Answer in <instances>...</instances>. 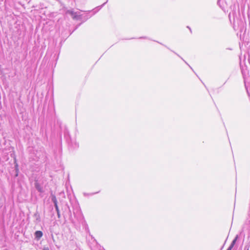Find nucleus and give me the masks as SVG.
Wrapping results in <instances>:
<instances>
[{"label": "nucleus", "mask_w": 250, "mask_h": 250, "mask_svg": "<svg viewBox=\"0 0 250 250\" xmlns=\"http://www.w3.org/2000/svg\"><path fill=\"white\" fill-rule=\"evenodd\" d=\"M14 169L13 171V173L12 174L14 178H16L18 177L20 170H19V165L17 163V159L15 158L14 159Z\"/></svg>", "instance_id": "20e7f679"}, {"label": "nucleus", "mask_w": 250, "mask_h": 250, "mask_svg": "<svg viewBox=\"0 0 250 250\" xmlns=\"http://www.w3.org/2000/svg\"><path fill=\"white\" fill-rule=\"evenodd\" d=\"M34 216L36 217V221L38 222H40L41 221L40 215L38 211H36V212L35 213Z\"/></svg>", "instance_id": "ddd939ff"}, {"label": "nucleus", "mask_w": 250, "mask_h": 250, "mask_svg": "<svg viewBox=\"0 0 250 250\" xmlns=\"http://www.w3.org/2000/svg\"><path fill=\"white\" fill-rule=\"evenodd\" d=\"M1 250H8L7 249H2Z\"/></svg>", "instance_id": "a878e982"}, {"label": "nucleus", "mask_w": 250, "mask_h": 250, "mask_svg": "<svg viewBox=\"0 0 250 250\" xmlns=\"http://www.w3.org/2000/svg\"><path fill=\"white\" fill-rule=\"evenodd\" d=\"M86 17H71L72 20L73 22H74V24H76L77 22L78 23L76 25L73 31L69 33V35H70L74 31L76 30L78 27L82 24L83 22H85L88 20V18Z\"/></svg>", "instance_id": "f03ea898"}, {"label": "nucleus", "mask_w": 250, "mask_h": 250, "mask_svg": "<svg viewBox=\"0 0 250 250\" xmlns=\"http://www.w3.org/2000/svg\"><path fill=\"white\" fill-rule=\"evenodd\" d=\"M229 21L232 22V26L234 30L239 31V36L241 38L242 34L244 35L246 31V22L245 17H229ZM237 35L239 33H237Z\"/></svg>", "instance_id": "f257e3e1"}, {"label": "nucleus", "mask_w": 250, "mask_h": 250, "mask_svg": "<svg viewBox=\"0 0 250 250\" xmlns=\"http://www.w3.org/2000/svg\"><path fill=\"white\" fill-rule=\"evenodd\" d=\"M232 248H233V247H232L231 246H229V248L227 249V250H231Z\"/></svg>", "instance_id": "aec40b11"}, {"label": "nucleus", "mask_w": 250, "mask_h": 250, "mask_svg": "<svg viewBox=\"0 0 250 250\" xmlns=\"http://www.w3.org/2000/svg\"><path fill=\"white\" fill-rule=\"evenodd\" d=\"M68 145V147L70 151L77 149L79 147V144L76 142L75 139H72L70 141L66 142Z\"/></svg>", "instance_id": "7ed1b4c3"}, {"label": "nucleus", "mask_w": 250, "mask_h": 250, "mask_svg": "<svg viewBox=\"0 0 250 250\" xmlns=\"http://www.w3.org/2000/svg\"><path fill=\"white\" fill-rule=\"evenodd\" d=\"M15 29H16V30H14L13 32V35L18 38H19L21 34V30L20 29V26L17 25L15 27Z\"/></svg>", "instance_id": "0eeeda50"}, {"label": "nucleus", "mask_w": 250, "mask_h": 250, "mask_svg": "<svg viewBox=\"0 0 250 250\" xmlns=\"http://www.w3.org/2000/svg\"><path fill=\"white\" fill-rule=\"evenodd\" d=\"M5 246V245L4 244H2V246H1L2 247H4Z\"/></svg>", "instance_id": "393cba45"}, {"label": "nucleus", "mask_w": 250, "mask_h": 250, "mask_svg": "<svg viewBox=\"0 0 250 250\" xmlns=\"http://www.w3.org/2000/svg\"><path fill=\"white\" fill-rule=\"evenodd\" d=\"M54 207H55V210L56 211L60 210L58 205V203L54 204Z\"/></svg>", "instance_id": "2eb2a0df"}, {"label": "nucleus", "mask_w": 250, "mask_h": 250, "mask_svg": "<svg viewBox=\"0 0 250 250\" xmlns=\"http://www.w3.org/2000/svg\"><path fill=\"white\" fill-rule=\"evenodd\" d=\"M51 201L53 203L54 205L58 203V201L56 198V196L54 194H51Z\"/></svg>", "instance_id": "f8f14e48"}, {"label": "nucleus", "mask_w": 250, "mask_h": 250, "mask_svg": "<svg viewBox=\"0 0 250 250\" xmlns=\"http://www.w3.org/2000/svg\"><path fill=\"white\" fill-rule=\"evenodd\" d=\"M67 208H68V209L69 210V212H70V213H71V210L70 209L69 207L67 205Z\"/></svg>", "instance_id": "4be33fe9"}, {"label": "nucleus", "mask_w": 250, "mask_h": 250, "mask_svg": "<svg viewBox=\"0 0 250 250\" xmlns=\"http://www.w3.org/2000/svg\"><path fill=\"white\" fill-rule=\"evenodd\" d=\"M77 211L78 212L80 213H81V210H80V208H78Z\"/></svg>", "instance_id": "5701e85b"}, {"label": "nucleus", "mask_w": 250, "mask_h": 250, "mask_svg": "<svg viewBox=\"0 0 250 250\" xmlns=\"http://www.w3.org/2000/svg\"><path fill=\"white\" fill-rule=\"evenodd\" d=\"M239 238V235L238 234H237L234 238L233 239V240L232 241L230 245L229 246H231L233 248V247L234 246V245H235L236 242L237 241V240H238V239Z\"/></svg>", "instance_id": "9d476101"}, {"label": "nucleus", "mask_w": 250, "mask_h": 250, "mask_svg": "<svg viewBox=\"0 0 250 250\" xmlns=\"http://www.w3.org/2000/svg\"><path fill=\"white\" fill-rule=\"evenodd\" d=\"M165 47H166L167 49H169V48H168V47H167V46L166 45H164Z\"/></svg>", "instance_id": "c85d7f7f"}, {"label": "nucleus", "mask_w": 250, "mask_h": 250, "mask_svg": "<svg viewBox=\"0 0 250 250\" xmlns=\"http://www.w3.org/2000/svg\"><path fill=\"white\" fill-rule=\"evenodd\" d=\"M56 212H57V213L58 217L59 218H60L61 217V213H60V210L59 211H57Z\"/></svg>", "instance_id": "a211bd4d"}, {"label": "nucleus", "mask_w": 250, "mask_h": 250, "mask_svg": "<svg viewBox=\"0 0 250 250\" xmlns=\"http://www.w3.org/2000/svg\"><path fill=\"white\" fill-rule=\"evenodd\" d=\"M64 137L66 142L70 141V140L72 139L71 137L69 131L67 129H65L64 131Z\"/></svg>", "instance_id": "1a4fd4ad"}, {"label": "nucleus", "mask_w": 250, "mask_h": 250, "mask_svg": "<svg viewBox=\"0 0 250 250\" xmlns=\"http://www.w3.org/2000/svg\"><path fill=\"white\" fill-rule=\"evenodd\" d=\"M187 28H188V29H189V30H190V33H192V31H191V28H190L189 26H187Z\"/></svg>", "instance_id": "b1692460"}, {"label": "nucleus", "mask_w": 250, "mask_h": 250, "mask_svg": "<svg viewBox=\"0 0 250 250\" xmlns=\"http://www.w3.org/2000/svg\"><path fill=\"white\" fill-rule=\"evenodd\" d=\"M40 151V152L37 151L36 156L39 159H42L43 160H45L47 156L44 148L42 147H41Z\"/></svg>", "instance_id": "39448f33"}, {"label": "nucleus", "mask_w": 250, "mask_h": 250, "mask_svg": "<svg viewBox=\"0 0 250 250\" xmlns=\"http://www.w3.org/2000/svg\"><path fill=\"white\" fill-rule=\"evenodd\" d=\"M139 39H148V38L147 37L143 36L140 37Z\"/></svg>", "instance_id": "6ab92c4d"}, {"label": "nucleus", "mask_w": 250, "mask_h": 250, "mask_svg": "<svg viewBox=\"0 0 250 250\" xmlns=\"http://www.w3.org/2000/svg\"><path fill=\"white\" fill-rule=\"evenodd\" d=\"M249 20L250 21V17H248Z\"/></svg>", "instance_id": "7c9ffc66"}, {"label": "nucleus", "mask_w": 250, "mask_h": 250, "mask_svg": "<svg viewBox=\"0 0 250 250\" xmlns=\"http://www.w3.org/2000/svg\"><path fill=\"white\" fill-rule=\"evenodd\" d=\"M171 51L175 53L176 55H177L179 57H180L188 66L190 67V68L193 71L192 68L178 54H177L176 52H175L174 51L170 50Z\"/></svg>", "instance_id": "4468645a"}, {"label": "nucleus", "mask_w": 250, "mask_h": 250, "mask_svg": "<svg viewBox=\"0 0 250 250\" xmlns=\"http://www.w3.org/2000/svg\"><path fill=\"white\" fill-rule=\"evenodd\" d=\"M250 246L249 245H246L244 248V250H249Z\"/></svg>", "instance_id": "f3484780"}, {"label": "nucleus", "mask_w": 250, "mask_h": 250, "mask_svg": "<svg viewBox=\"0 0 250 250\" xmlns=\"http://www.w3.org/2000/svg\"><path fill=\"white\" fill-rule=\"evenodd\" d=\"M43 236V232L41 230H36L34 232L35 239L39 241Z\"/></svg>", "instance_id": "6e6552de"}, {"label": "nucleus", "mask_w": 250, "mask_h": 250, "mask_svg": "<svg viewBox=\"0 0 250 250\" xmlns=\"http://www.w3.org/2000/svg\"><path fill=\"white\" fill-rule=\"evenodd\" d=\"M34 187L39 192L43 193L44 192L43 187L41 186L38 180L36 179H35Z\"/></svg>", "instance_id": "423d86ee"}, {"label": "nucleus", "mask_w": 250, "mask_h": 250, "mask_svg": "<svg viewBox=\"0 0 250 250\" xmlns=\"http://www.w3.org/2000/svg\"><path fill=\"white\" fill-rule=\"evenodd\" d=\"M245 87H246V89L247 91H248V89H247V86H246V84H245Z\"/></svg>", "instance_id": "bb28decb"}, {"label": "nucleus", "mask_w": 250, "mask_h": 250, "mask_svg": "<svg viewBox=\"0 0 250 250\" xmlns=\"http://www.w3.org/2000/svg\"><path fill=\"white\" fill-rule=\"evenodd\" d=\"M158 42L159 43H160V44L163 45V44H162V43H160V42ZM163 45H164L163 44Z\"/></svg>", "instance_id": "cd10ccee"}, {"label": "nucleus", "mask_w": 250, "mask_h": 250, "mask_svg": "<svg viewBox=\"0 0 250 250\" xmlns=\"http://www.w3.org/2000/svg\"><path fill=\"white\" fill-rule=\"evenodd\" d=\"M43 250H49L48 247H44Z\"/></svg>", "instance_id": "412c9836"}, {"label": "nucleus", "mask_w": 250, "mask_h": 250, "mask_svg": "<svg viewBox=\"0 0 250 250\" xmlns=\"http://www.w3.org/2000/svg\"><path fill=\"white\" fill-rule=\"evenodd\" d=\"M99 192H95V193H90V194H88V193H84L83 194L85 196H87V195H94L95 194H96V193H98Z\"/></svg>", "instance_id": "dca6fc26"}, {"label": "nucleus", "mask_w": 250, "mask_h": 250, "mask_svg": "<svg viewBox=\"0 0 250 250\" xmlns=\"http://www.w3.org/2000/svg\"><path fill=\"white\" fill-rule=\"evenodd\" d=\"M51 201L53 203L54 205L58 203V201L56 198V196L54 194H51Z\"/></svg>", "instance_id": "9b49d317"}, {"label": "nucleus", "mask_w": 250, "mask_h": 250, "mask_svg": "<svg viewBox=\"0 0 250 250\" xmlns=\"http://www.w3.org/2000/svg\"><path fill=\"white\" fill-rule=\"evenodd\" d=\"M73 213H74V214L75 215V212L74 211H73Z\"/></svg>", "instance_id": "c756f323"}]
</instances>
